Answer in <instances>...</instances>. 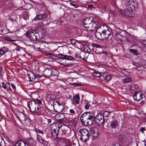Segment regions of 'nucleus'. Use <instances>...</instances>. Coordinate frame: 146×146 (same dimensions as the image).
<instances>
[{
	"mask_svg": "<svg viewBox=\"0 0 146 146\" xmlns=\"http://www.w3.org/2000/svg\"><path fill=\"white\" fill-rule=\"evenodd\" d=\"M80 120L82 124L85 125H91L95 121L96 125L100 126L104 125L105 122L102 114L98 113L95 116L94 113L90 111L83 113L80 116Z\"/></svg>",
	"mask_w": 146,
	"mask_h": 146,
	"instance_id": "obj_1",
	"label": "nucleus"
},
{
	"mask_svg": "<svg viewBox=\"0 0 146 146\" xmlns=\"http://www.w3.org/2000/svg\"><path fill=\"white\" fill-rule=\"evenodd\" d=\"M27 106L30 111L33 113H37L40 111V106L37 102L31 101L27 102Z\"/></svg>",
	"mask_w": 146,
	"mask_h": 146,
	"instance_id": "obj_2",
	"label": "nucleus"
},
{
	"mask_svg": "<svg viewBox=\"0 0 146 146\" xmlns=\"http://www.w3.org/2000/svg\"><path fill=\"white\" fill-rule=\"evenodd\" d=\"M79 135L80 136V140L84 142H87L90 137V134L88 131L85 129H80L78 132Z\"/></svg>",
	"mask_w": 146,
	"mask_h": 146,
	"instance_id": "obj_3",
	"label": "nucleus"
},
{
	"mask_svg": "<svg viewBox=\"0 0 146 146\" xmlns=\"http://www.w3.org/2000/svg\"><path fill=\"white\" fill-rule=\"evenodd\" d=\"M95 28H94V30L96 31L95 36L96 37L99 39H106L107 38L106 35L105 33L104 32L103 29L100 31V26L98 29H97V27L95 26Z\"/></svg>",
	"mask_w": 146,
	"mask_h": 146,
	"instance_id": "obj_4",
	"label": "nucleus"
},
{
	"mask_svg": "<svg viewBox=\"0 0 146 146\" xmlns=\"http://www.w3.org/2000/svg\"><path fill=\"white\" fill-rule=\"evenodd\" d=\"M37 32H38V30H32L31 31H29L27 32V36L29 37L30 39L36 41L38 40V35Z\"/></svg>",
	"mask_w": 146,
	"mask_h": 146,
	"instance_id": "obj_5",
	"label": "nucleus"
},
{
	"mask_svg": "<svg viewBox=\"0 0 146 146\" xmlns=\"http://www.w3.org/2000/svg\"><path fill=\"white\" fill-rule=\"evenodd\" d=\"M138 5L137 2L135 0H129L126 3V7L131 9L132 11L137 8Z\"/></svg>",
	"mask_w": 146,
	"mask_h": 146,
	"instance_id": "obj_6",
	"label": "nucleus"
},
{
	"mask_svg": "<svg viewBox=\"0 0 146 146\" xmlns=\"http://www.w3.org/2000/svg\"><path fill=\"white\" fill-rule=\"evenodd\" d=\"M84 27L86 29L90 31H94V28H95V26L97 27V28L98 27V22L96 21L95 23H86L84 24Z\"/></svg>",
	"mask_w": 146,
	"mask_h": 146,
	"instance_id": "obj_7",
	"label": "nucleus"
},
{
	"mask_svg": "<svg viewBox=\"0 0 146 146\" xmlns=\"http://www.w3.org/2000/svg\"><path fill=\"white\" fill-rule=\"evenodd\" d=\"M100 28L103 29L104 32L105 33L106 35L107 38L111 35V29L108 26L104 25L103 26H100Z\"/></svg>",
	"mask_w": 146,
	"mask_h": 146,
	"instance_id": "obj_8",
	"label": "nucleus"
},
{
	"mask_svg": "<svg viewBox=\"0 0 146 146\" xmlns=\"http://www.w3.org/2000/svg\"><path fill=\"white\" fill-rule=\"evenodd\" d=\"M54 71L57 72V70L55 69H52L51 68L46 69L44 70L43 74L45 76L49 77L51 75H54V74L53 73V72Z\"/></svg>",
	"mask_w": 146,
	"mask_h": 146,
	"instance_id": "obj_9",
	"label": "nucleus"
},
{
	"mask_svg": "<svg viewBox=\"0 0 146 146\" xmlns=\"http://www.w3.org/2000/svg\"><path fill=\"white\" fill-rule=\"evenodd\" d=\"M91 132V136L92 137L93 139H95L98 135L99 130L98 128L97 127H94L91 128L90 129Z\"/></svg>",
	"mask_w": 146,
	"mask_h": 146,
	"instance_id": "obj_10",
	"label": "nucleus"
},
{
	"mask_svg": "<svg viewBox=\"0 0 146 146\" xmlns=\"http://www.w3.org/2000/svg\"><path fill=\"white\" fill-rule=\"evenodd\" d=\"M96 21H98L97 19L96 18L87 17L85 19L84 21V24L95 23Z\"/></svg>",
	"mask_w": 146,
	"mask_h": 146,
	"instance_id": "obj_11",
	"label": "nucleus"
},
{
	"mask_svg": "<svg viewBox=\"0 0 146 146\" xmlns=\"http://www.w3.org/2000/svg\"><path fill=\"white\" fill-rule=\"evenodd\" d=\"M131 10L129 9L128 8V7H126V9L121 10L120 11V12L122 14L128 17H131Z\"/></svg>",
	"mask_w": 146,
	"mask_h": 146,
	"instance_id": "obj_12",
	"label": "nucleus"
},
{
	"mask_svg": "<svg viewBox=\"0 0 146 146\" xmlns=\"http://www.w3.org/2000/svg\"><path fill=\"white\" fill-rule=\"evenodd\" d=\"M56 56L58 58L63 59H67L68 60H72L73 58V57L71 56L66 55H64L61 54H56Z\"/></svg>",
	"mask_w": 146,
	"mask_h": 146,
	"instance_id": "obj_13",
	"label": "nucleus"
},
{
	"mask_svg": "<svg viewBox=\"0 0 146 146\" xmlns=\"http://www.w3.org/2000/svg\"><path fill=\"white\" fill-rule=\"evenodd\" d=\"M37 139L39 143L44 146H47L48 145V142L44 140L42 138L41 136L38 134H37Z\"/></svg>",
	"mask_w": 146,
	"mask_h": 146,
	"instance_id": "obj_14",
	"label": "nucleus"
},
{
	"mask_svg": "<svg viewBox=\"0 0 146 146\" xmlns=\"http://www.w3.org/2000/svg\"><path fill=\"white\" fill-rule=\"evenodd\" d=\"M73 103L76 105L78 104L79 103L80 97L79 95L74 96L73 97Z\"/></svg>",
	"mask_w": 146,
	"mask_h": 146,
	"instance_id": "obj_15",
	"label": "nucleus"
},
{
	"mask_svg": "<svg viewBox=\"0 0 146 146\" xmlns=\"http://www.w3.org/2000/svg\"><path fill=\"white\" fill-rule=\"evenodd\" d=\"M46 14H39L34 19V20H42L46 19Z\"/></svg>",
	"mask_w": 146,
	"mask_h": 146,
	"instance_id": "obj_16",
	"label": "nucleus"
},
{
	"mask_svg": "<svg viewBox=\"0 0 146 146\" xmlns=\"http://www.w3.org/2000/svg\"><path fill=\"white\" fill-rule=\"evenodd\" d=\"M140 93L138 91L134 93L133 96V98L135 100L137 101L140 100V96H141Z\"/></svg>",
	"mask_w": 146,
	"mask_h": 146,
	"instance_id": "obj_17",
	"label": "nucleus"
},
{
	"mask_svg": "<svg viewBox=\"0 0 146 146\" xmlns=\"http://www.w3.org/2000/svg\"><path fill=\"white\" fill-rule=\"evenodd\" d=\"M18 118L21 121H25L26 120L25 116L23 113H20L17 116Z\"/></svg>",
	"mask_w": 146,
	"mask_h": 146,
	"instance_id": "obj_18",
	"label": "nucleus"
},
{
	"mask_svg": "<svg viewBox=\"0 0 146 146\" xmlns=\"http://www.w3.org/2000/svg\"><path fill=\"white\" fill-rule=\"evenodd\" d=\"M118 121L116 120H113L110 122V126L112 128H115L118 125Z\"/></svg>",
	"mask_w": 146,
	"mask_h": 146,
	"instance_id": "obj_19",
	"label": "nucleus"
},
{
	"mask_svg": "<svg viewBox=\"0 0 146 146\" xmlns=\"http://www.w3.org/2000/svg\"><path fill=\"white\" fill-rule=\"evenodd\" d=\"M28 76L29 78V80L30 82H36V81L35 80L36 76L34 74H32L31 75H28Z\"/></svg>",
	"mask_w": 146,
	"mask_h": 146,
	"instance_id": "obj_20",
	"label": "nucleus"
},
{
	"mask_svg": "<svg viewBox=\"0 0 146 146\" xmlns=\"http://www.w3.org/2000/svg\"><path fill=\"white\" fill-rule=\"evenodd\" d=\"M27 141L30 146H33L34 145V141L32 139L29 137L27 139Z\"/></svg>",
	"mask_w": 146,
	"mask_h": 146,
	"instance_id": "obj_21",
	"label": "nucleus"
},
{
	"mask_svg": "<svg viewBox=\"0 0 146 146\" xmlns=\"http://www.w3.org/2000/svg\"><path fill=\"white\" fill-rule=\"evenodd\" d=\"M56 117L58 118V120L60 122H61L65 117L64 114L62 113L57 115Z\"/></svg>",
	"mask_w": 146,
	"mask_h": 146,
	"instance_id": "obj_22",
	"label": "nucleus"
},
{
	"mask_svg": "<svg viewBox=\"0 0 146 146\" xmlns=\"http://www.w3.org/2000/svg\"><path fill=\"white\" fill-rule=\"evenodd\" d=\"M27 144L22 141H19L16 143L15 145L18 146H26V145Z\"/></svg>",
	"mask_w": 146,
	"mask_h": 146,
	"instance_id": "obj_23",
	"label": "nucleus"
},
{
	"mask_svg": "<svg viewBox=\"0 0 146 146\" xmlns=\"http://www.w3.org/2000/svg\"><path fill=\"white\" fill-rule=\"evenodd\" d=\"M122 81L124 83H128L131 82L132 81V80L131 78L128 77L123 79Z\"/></svg>",
	"mask_w": 146,
	"mask_h": 146,
	"instance_id": "obj_24",
	"label": "nucleus"
},
{
	"mask_svg": "<svg viewBox=\"0 0 146 146\" xmlns=\"http://www.w3.org/2000/svg\"><path fill=\"white\" fill-rule=\"evenodd\" d=\"M37 34H38V36L37 37L38 40H39V39L42 38L44 36V33H42L40 31L39 32L38 31V32H37Z\"/></svg>",
	"mask_w": 146,
	"mask_h": 146,
	"instance_id": "obj_25",
	"label": "nucleus"
},
{
	"mask_svg": "<svg viewBox=\"0 0 146 146\" xmlns=\"http://www.w3.org/2000/svg\"><path fill=\"white\" fill-rule=\"evenodd\" d=\"M106 76V75L105 73H100V75L99 77L100 81H104V80H105V77Z\"/></svg>",
	"mask_w": 146,
	"mask_h": 146,
	"instance_id": "obj_26",
	"label": "nucleus"
},
{
	"mask_svg": "<svg viewBox=\"0 0 146 146\" xmlns=\"http://www.w3.org/2000/svg\"><path fill=\"white\" fill-rule=\"evenodd\" d=\"M115 38L117 41H119L121 42L122 41V36L121 35L119 34H117L116 35Z\"/></svg>",
	"mask_w": 146,
	"mask_h": 146,
	"instance_id": "obj_27",
	"label": "nucleus"
},
{
	"mask_svg": "<svg viewBox=\"0 0 146 146\" xmlns=\"http://www.w3.org/2000/svg\"><path fill=\"white\" fill-rule=\"evenodd\" d=\"M129 52L133 53L136 56L139 55V53L137 52V50L134 49H129Z\"/></svg>",
	"mask_w": 146,
	"mask_h": 146,
	"instance_id": "obj_28",
	"label": "nucleus"
},
{
	"mask_svg": "<svg viewBox=\"0 0 146 146\" xmlns=\"http://www.w3.org/2000/svg\"><path fill=\"white\" fill-rule=\"evenodd\" d=\"M121 72L126 76H129L130 75L129 72L125 70H121Z\"/></svg>",
	"mask_w": 146,
	"mask_h": 146,
	"instance_id": "obj_29",
	"label": "nucleus"
},
{
	"mask_svg": "<svg viewBox=\"0 0 146 146\" xmlns=\"http://www.w3.org/2000/svg\"><path fill=\"white\" fill-rule=\"evenodd\" d=\"M111 78V77L110 75H106V76L105 77V80L104 81L106 82H107L109 81Z\"/></svg>",
	"mask_w": 146,
	"mask_h": 146,
	"instance_id": "obj_30",
	"label": "nucleus"
},
{
	"mask_svg": "<svg viewBox=\"0 0 146 146\" xmlns=\"http://www.w3.org/2000/svg\"><path fill=\"white\" fill-rule=\"evenodd\" d=\"M0 146H5L4 140L1 136H0Z\"/></svg>",
	"mask_w": 146,
	"mask_h": 146,
	"instance_id": "obj_31",
	"label": "nucleus"
},
{
	"mask_svg": "<svg viewBox=\"0 0 146 146\" xmlns=\"http://www.w3.org/2000/svg\"><path fill=\"white\" fill-rule=\"evenodd\" d=\"M56 133H52L51 137L52 138L54 139H56L57 138L58 135V133H57V132Z\"/></svg>",
	"mask_w": 146,
	"mask_h": 146,
	"instance_id": "obj_32",
	"label": "nucleus"
},
{
	"mask_svg": "<svg viewBox=\"0 0 146 146\" xmlns=\"http://www.w3.org/2000/svg\"><path fill=\"white\" fill-rule=\"evenodd\" d=\"M92 74L93 76L94 77H99L100 75V73L97 72H95L93 73Z\"/></svg>",
	"mask_w": 146,
	"mask_h": 146,
	"instance_id": "obj_33",
	"label": "nucleus"
},
{
	"mask_svg": "<svg viewBox=\"0 0 146 146\" xmlns=\"http://www.w3.org/2000/svg\"><path fill=\"white\" fill-rule=\"evenodd\" d=\"M4 39L5 40H7L8 41L10 42L15 41H16V40H12L10 38L8 37H5L4 38Z\"/></svg>",
	"mask_w": 146,
	"mask_h": 146,
	"instance_id": "obj_34",
	"label": "nucleus"
},
{
	"mask_svg": "<svg viewBox=\"0 0 146 146\" xmlns=\"http://www.w3.org/2000/svg\"><path fill=\"white\" fill-rule=\"evenodd\" d=\"M90 106V104L88 102H86L84 106L85 109L86 110L89 109Z\"/></svg>",
	"mask_w": 146,
	"mask_h": 146,
	"instance_id": "obj_35",
	"label": "nucleus"
},
{
	"mask_svg": "<svg viewBox=\"0 0 146 146\" xmlns=\"http://www.w3.org/2000/svg\"><path fill=\"white\" fill-rule=\"evenodd\" d=\"M110 113V112L109 111H105L104 113V115L106 117H108Z\"/></svg>",
	"mask_w": 146,
	"mask_h": 146,
	"instance_id": "obj_36",
	"label": "nucleus"
},
{
	"mask_svg": "<svg viewBox=\"0 0 146 146\" xmlns=\"http://www.w3.org/2000/svg\"><path fill=\"white\" fill-rule=\"evenodd\" d=\"M67 61H66V60H65V62H63L62 63H61V64L62 65H63L64 66H68L71 65L70 63H67Z\"/></svg>",
	"mask_w": 146,
	"mask_h": 146,
	"instance_id": "obj_37",
	"label": "nucleus"
},
{
	"mask_svg": "<svg viewBox=\"0 0 146 146\" xmlns=\"http://www.w3.org/2000/svg\"><path fill=\"white\" fill-rule=\"evenodd\" d=\"M54 103L56 104H55V105H58L59 106H62V107H63L62 105L63 104L60 103L58 102L57 100L55 101V100Z\"/></svg>",
	"mask_w": 146,
	"mask_h": 146,
	"instance_id": "obj_38",
	"label": "nucleus"
},
{
	"mask_svg": "<svg viewBox=\"0 0 146 146\" xmlns=\"http://www.w3.org/2000/svg\"><path fill=\"white\" fill-rule=\"evenodd\" d=\"M74 3H70V5L72 6H74L75 8H77L78 7V6L77 4H74Z\"/></svg>",
	"mask_w": 146,
	"mask_h": 146,
	"instance_id": "obj_39",
	"label": "nucleus"
},
{
	"mask_svg": "<svg viewBox=\"0 0 146 146\" xmlns=\"http://www.w3.org/2000/svg\"><path fill=\"white\" fill-rule=\"evenodd\" d=\"M82 85V84L80 82L77 83H73L72 85L73 86H81Z\"/></svg>",
	"mask_w": 146,
	"mask_h": 146,
	"instance_id": "obj_40",
	"label": "nucleus"
},
{
	"mask_svg": "<svg viewBox=\"0 0 146 146\" xmlns=\"http://www.w3.org/2000/svg\"><path fill=\"white\" fill-rule=\"evenodd\" d=\"M60 129V128L59 127H57L56 128V129H54L53 130V131H52V133H56V132L58 133L59 130Z\"/></svg>",
	"mask_w": 146,
	"mask_h": 146,
	"instance_id": "obj_41",
	"label": "nucleus"
},
{
	"mask_svg": "<svg viewBox=\"0 0 146 146\" xmlns=\"http://www.w3.org/2000/svg\"><path fill=\"white\" fill-rule=\"evenodd\" d=\"M7 48L4 47L2 48L1 51L2 52H3V53H5L7 51Z\"/></svg>",
	"mask_w": 146,
	"mask_h": 146,
	"instance_id": "obj_42",
	"label": "nucleus"
},
{
	"mask_svg": "<svg viewBox=\"0 0 146 146\" xmlns=\"http://www.w3.org/2000/svg\"><path fill=\"white\" fill-rule=\"evenodd\" d=\"M7 90H11V87L10 84L9 82L7 83Z\"/></svg>",
	"mask_w": 146,
	"mask_h": 146,
	"instance_id": "obj_43",
	"label": "nucleus"
},
{
	"mask_svg": "<svg viewBox=\"0 0 146 146\" xmlns=\"http://www.w3.org/2000/svg\"><path fill=\"white\" fill-rule=\"evenodd\" d=\"M123 135H120L119 136L118 138L119 140L120 141H122L123 140Z\"/></svg>",
	"mask_w": 146,
	"mask_h": 146,
	"instance_id": "obj_44",
	"label": "nucleus"
},
{
	"mask_svg": "<svg viewBox=\"0 0 146 146\" xmlns=\"http://www.w3.org/2000/svg\"><path fill=\"white\" fill-rule=\"evenodd\" d=\"M76 40L74 39H71L70 40V43L73 44H74L76 43Z\"/></svg>",
	"mask_w": 146,
	"mask_h": 146,
	"instance_id": "obj_45",
	"label": "nucleus"
},
{
	"mask_svg": "<svg viewBox=\"0 0 146 146\" xmlns=\"http://www.w3.org/2000/svg\"><path fill=\"white\" fill-rule=\"evenodd\" d=\"M36 132L37 133H40L42 134H43V132L42 131L39 129H36Z\"/></svg>",
	"mask_w": 146,
	"mask_h": 146,
	"instance_id": "obj_46",
	"label": "nucleus"
},
{
	"mask_svg": "<svg viewBox=\"0 0 146 146\" xmlns=\"http://www.w3.org/2000/svg\"><path fill=\"white\" fill-rule=\"evenodd\" d=\"M2 84L3 87L4 88V89H6L7 88V83L6 84H5L3 82L2 83Z\"/></svg>",
	"mask_w": 146,
	"mask_h": 146,
	"instance_id": "obj_47",
	"label": "nucleus"
},
{
	"mask_svg": "<svg viewBox=\"0 0 146 146\" xmlns=\"http://www.w3.org/2000/svg\"><path fill=\"white\" fill-rule=\"evenodd\" d=\"M75 57L76 58H81V56L78 54H75Z\"/></svg>",
	"mask_w": 146,
	"mask_h": 146,
	"instance_id": "obj_48",
	"label": "nucleus"
},
{
	"mask_svg": "<svg viewBox=\"0 0 146 146\" xmlns=\"http://www.w3.org/2000/svg\"><path fill=\"white\" fill-rule=\"evenodd\" d=\"M11 87H12V88H13V89L14 90H15L16 87H15V85L14 84H13L12 83H11Z\"/></svg>",
	"mask_w": 146,
	"mask_h": 146,
	"instance_id": "obj_49",
	"label": "nucleus"
},
{
	"mask_svg": "<svg viewBox=\"0 0 146 146\" xmlns=\"http://www.w3.org/2000/svg\"><path fill=\"white\" fill-rule=\"evenodd\" d=\"M35 76H36V79L37 78H39L41 77V76L39 74L36 75V74H35Z\"/></svg>",
	"mask_w": 146,
	"mask_h": 146,
	"instance_id": "obj_50",
	"label": "nucleus"
},
{
	"mask_svg": "<svg viewBox=\"0 0 146 146\" xmlns=\"http://www.w3.org/2000/svg\"><path fill=\"white\" fill-rule=\"evenodd\" d=\"M94 46L96 48H100V46L97 44H94Z\"/></svg>",
	"mask_w": 146,
	"mask_h": 146,
	"instance_id": "obj_51",
	"label": "nucleus"
},
{
	"mask_svg": "<svg viewBox=\"0 0 146 146\" xmlns=\"http://www.w3.org/2000/svg\"><path fill=\"white\" fill-rule=\"evenodd\" d=\"M145 129V127H142L140 129V131L142 132V133H143V131Z\"/></svg>",
	"mask_w": 146,
	"mask_h": 146,
	"instance_id": "obj_52",
	"label": "nucleus"
},
{
	"mask_svg": "<svg viewBox=\"0 0 146 146\" xmlns=\"http://www.w3.org/2000/svg\"><path fill=\"white\" fill-rule=\"evenodd\" d=\"M102 53L104 55H105L106 56H108V54L107 53V52L105 51H103L102 52Z\"/></svg>",
	"mask_w": 146,
	"mask_h": 146,
	"instance_id": "obj_53",
	"label": "nucleus"
},
{
	"mask_svg": "<svg viewBox=\"0 0 146 146\" xmlns=\"http://www.w3.org/2000/svg\"><path fill=\"white\" fill-rule=\"evenodd\" d=\"M42 112H43V114L44 115L46 114L47 113L46 110L44 109L42 110Z\"/></svg>",
	"mask_w": 146,
	"mask_h": 146,
	"instance_id": "obj_54",
	"label": "nucleus"
},
{
	"mask_svg": "<svg viewBox=\"0 0 146 146\" xmlns=\"http://www.w3.org/2000/svg\"><path fill=\"white\" fill-rule=\"evenodd\" d=\"M88 7L90 9H92L93 8V5L92 4H88Z\"/></svg>",
	"mask_w": 146,
	"mask_h": 146,
	"instance_id": "obj_55",
	"label": "nucleus"
},
{
	"mask_svg": "<svg viewBox=\"0 0 146 146\" xmlns=\"http://www.w3.org/2000/svg\"><path fill=\"white\" fill-rule=\"evenodd\" d=\"M26 15V16L25 17V18H24V19H27V18L28 17V16L27 14L26 13H24V14L23 15V16H24Z\"/></svg>",
	"mask_w": 146,
	"mask_h": 146,
	"instance_id": "obj_56",
	"label": "nucleus"
},
{
	"mask_svg": "<svg viewBox=\"0 0 146 146\" xmlns=\"http://www.w3.org/2000/svg\"><path fill=\"white\" fill-rule=\"evenodd\" d=\"M143 44L144 47L146 48V40H144L143 41Z\"/></svg>",
	"mask_w": 146,
	"mask_h": 146,
	"instance_id": "obj_57",
	"label": "nucleus"
},
{
	"mask_svg": "<svg viewBox=\"0 0 146 146\" xmlns=\"http://www.w3.org/2000/svg\"><path fill=\"white\" fill-rule=\"evenodd\" d=\"M70 112L72 113H75V111L73 109H70Z\"/></svg>",
	"mask_w": 146,
	"mask_h": 146,
	"instance_id": "obj_58",
	"label": "nucleus"
},
{
	"mask_svg": "<svg viewBox=\"0 0 146 146\" xmlns=\"http://www.w3.org/2000/svg\"><path fill=\"white\" fill-rule=\"evenodd\" d=\"M140 95L141 96H140V100H141L143 98V97H144V95H143L142 94H141L140 93Z\"/></svg>",
	"mask_w": 146,
	"mask_h": 146,
	"instance_id": "obj_59",
	"label": "nucleus"
},
{
	"mask_svg": "<svg viewBox=\"0 0 146 146\" xmlns=\"http://www.w3.org/2000/svg\"><path fill=\"white\" fill-rule=\"evenodd\" d=\"M144 104V102L143 100H142L139 103V104H140L141 106L143 105Z\"/></svg>",
	"mask_w": 146,
	"mask_h": 146,
	"instance_id": "obj_60",
	"label": "nucleus"
},
{
	"mask_svg": "<svg viewBox=\"0 0 146 146\" xmlns=\"http://www.w3.org/2000/svg\"><path fill=\"white\" fill-rule=\"evenodd\" d=\"M139 68H140V67L137 66H136V67H135L134 68H135V69L137 70H140V69Z\"/></svg>",
	"mask_w": 146,
	"mask_h": 146,
	"instance_id": "obj_61",
	"label": "nucleus"
},
{
	"mask_svg": "<svg viewBox=\"0 0 146 146\" xmlns=\"http://www.w3.org/2000/svg\"><path fill=\"white\" fill-rule=\"evenodd\" d=\"M77 121L75 120L73 121V123L74 126H75L76 124Z\"/></svg>",
	"mask_w": 146,
	"mask_h": 146,
	"instance_id": "obj_62",
	"label": "nucleus"
},
{
	"mask_svg": "<svg viewBox=\"0 0 146 146\" xmlns=\"http://www.w3.org/2000/svg\"><path fill=\"white\" fill-rule=\"evenodd\" d=\"M46 55L48 57H52V54H48V53H47L46 54Z\"/></svg>",
	"mask_w": 146,
	"mask_h": 146,
	"instance_id": "obj_63",
	"label": "nucleus"
},
{
	"mask_svg": "<svg viewBox=\"0 0 146 146\" xmlns=\"http://www.w3.org/2000/svg\"><path fill=\"white\" fill-rule=\"evenodd\" d=\"M71 2H72V3H75L78 0H69Z\"/></svg>",
	"mask_w": 146,
	"mask_h": 146,
	"instance_id": "obj_64",
	"label": "nucleus"
}]
</instances>
